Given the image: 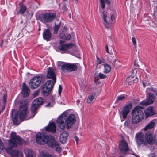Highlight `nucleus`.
<instances>
[{"instance_id":"f257e3e1","label":"nucleus","mask_w":157,"mask_h":157,"mask_svg":"<svg viewBox=\"0 0 157 157\" xmlns=\"http://www.w3.org/2000/svg\"><path fill=\"white\" fill-rule=\"evenodd\" d=\"M25 141L19 136L16 135L14 132H12L10 135L9 139L8 140V145L9 147L6 149V150L9 154H10L12 157H23L22 153L17 150L12 151V149L16 147L18 145H21L25 144Z\"/></svg>"},{"instance_id":"f03ea898","label":"nucleus","mask_w":157,"mask_h":157,"mask_svg":"<svg viewBox=\"0 0 157 157\" xmlns=\"http://www.w3.org/2000/svg\"><path fill=\"white\" fill-rule=\"evenodd\" d=\"M76 121L75 116L74 114H70L67 117L66 113H64L57 119L56 122L59 128L64 130L66 127L67 130L71 128L72 125Z\"/></svg>"},{"instance_id":"7ed1b4c3","label":"nucleus","mask_w":157,"mask_h":157,"mask_svg":"<svg viewBox=\"0 0 157 157\" xmlns=\"http://www.w3.org/2000/svg\"><path fill=\"white\" fill-rule=\"evenodd\" d=\"M19 103L18 113L20 120L22 121L26 118L28 113V101L26 99H23Z\"/></svg>"},{"instance_id":"20e7f679","label":"nucleus","mask_w":157,"mask_h":157,"mask_svg":"<svg viewBox=\"0 0 157 157\" xmlns=\"http://www.w3.org/2000/svg\"><path fill=\"white\" fill-rule=\"evenodd\" d=\"M142 107L138 106L135 107L132 112V121L133 124H136L141 121L144 118V115L140 109Z\"/></svg>"},{"instance_id":"39448f33","label":"nucleus","mask_w":157,"mask_h":157,"mask_svg":"<svg viewBox=\"0 0 157 157\" xmlns=\"http://www.w3.org/2000/svg\"><path fill=\"white\" fill-rule=\"evenodd\" d=\"M36 142L39 144L44 145L47 144L48 146V143H52L54 141V137L39 133L36 134Z\"/></svg>"},{"instance_id":"423d86ee","label":"nucleus","mask_w":157,"mask_h":157,"mask_svg":"<svg viewBox=\"0 0 157 157\" xmlns=\"http://www.w3.org/2000/svg\"><path fill=\"white\" fill-rule=\"evenodd\" d=\"M103 22L105 28L109 29L110 28L112 25L113 23V20L116 17L115 14H112L111 16V18L108 17L107 12L106 11L104 10L102 12Z\"/></svg>"},{"instance_id":"0eeeda50","label":"nucleus","mask_w":157,"mask_h":157,"mask_svg":"<svg viewBox=\"0 0 157 157\" xmlns=\"http://www.w3.org/2000/svg\"><path fill=\"white\" fill-rule=\"evenodd\" d=\"M56 17L55 13L50 12L41 14L39 18L40 21L44 23H50L55 19Z\"/></svg>"},{"instance_id":"6e6552de","label":"nucleus","mask_w":157,"mask_h":157,"mask_svg":"<svg viewBox=\"0 0 157 157\" xmlns=\"http://www.w3.org/2000/svg\"><path fill=\"white\" fill-rule=\"evenodd\" d=\"M43 81V77L40 76H37L33 77L30 81L29 84L31 89H36L39 87Z\"/></svg>"},{"instance_id":"1a4fd4ad","label":"nucleus","mask_w":157,"mask_h":157,"mask_svg":"<svg viewBox=\"0 0 157 157\" xmlns=\"http://www.w3.org/2000/svg\"><path fill=\"white\" fill-rule=\"evenodd\" d=\"M59 49L63 52L64 53L70 52V50L73 49L75 47L73 43L65 44L64 41L62 40L59 41V45L58 46Z\"/></svg>"},{"instance_id":"9d476101","label":"nucleus","mask_w":157,"mask_h":157,"mask_svg":"<svg viewBox=\"0 0 157 157\" xmlns=\"http://www.w3.org/2000/svg\"><path fill=\"white\" fill-rule=\"evenodd\" d=\"M59 49L63 52L64 53L70 52V50L73 49L75 47L73 43L65 44L64 41L62 40L59 41V45L58 46Z\"/></svg>"},{"instance_id":"9b49d317","label":"nucleus","mask_w":157,"mask_h":157,"mask_svg":"<svg viewBox=\"0 0 157 157\" xmlns=\"http://www.w3.org/2000/svg\"><path fill=\"white\" fill-rule=\"evenodd\" d=\"M43 99H35L33 102L31 107V112L32 116L30 118L33 117L36 114V111L38 109L40 106L42 105Z\"/></svg>"},{"instance_id":"f8f14e48","label":"nucleus","mask_w":157,"mask_h":157,"mask_svg":"<svg viewBox=\"0 0 157 157\" xmlns=\"http://www.w3.org/2000/svg\"><path fill=\"white\" fill-rule=\"evenodd\" d=\"M135 139L138 146L143 147L147 146V143L146 141L144 134L142 132L136 134Z\"/></svg>"},{"instance_id":"ddd939ff","label":"nucleus","mask_w":157,"mask_h":157,"mask_svg":"<svg viewBox=\"0 0 157 157\" xmlns=\"http://www.w3.org/2000/svg\"><path fill=\"white\" fill-rule=\"evenodd\" d=\"M146 93L147 98H155L157 95V87L151 86L147 89Z\"/></svg>"},{"instance_id":"4468645a","label":"nucleus","mask_w":157,"mask_h":157,"mask_svg":"<svg viewBox=\"0 0 157 157\" xmlns=\"http://www.w3.org/2000/svg\"><path fill=\"white\" fill-rule=\"evenodd\" d=\"M132 107V104L131 103H129L125 106L123 109L120 112V117L122 116L124 119H125L128 114L130 112V110Z\"/></svg>"},{"instance_id":"2eb2a0df","label":"nucleus","mask_w":157,"mask_h":157,"mask_svg":"<svg viewBox=\"0 0 157 157\" xmlns=\"http://www.w3.org/2000/svg\"><path fill=\"white\" fill-rule=\"evenodd\" d=\"M46 78L54 80V82H55L56 81V71L53 67H49L47 68Z\"/></svg>"},{"instance_id":"dca6fc26","label":"nucleus","mask_w":157,"mask_h":157,"mask_svg":"<svg viewBox=\"0 0 157 157\" xmlns=\"http://www.w3.org/2000/svg\"><path fill=\"white\" fill-rule=\"evenodd\" d=\"M144 113L146 118H147L155 115L156 112L153 107L149 106L145 109Z\"/></svg>"},{"instance_id":"f3484780","label":"nucleus","mask_w":157,"mask_h":157,"mask_svg":"<svg viewBox=\"0 0 157 157\" xmlns=\"http://www.w3.org/2000/svg\"><path fill=\"white\" fill-rule=\"evenodd\" d=\"M119 148L121 152L125 153L128 152L129 147L127 142L124 140H121L119 142Z\"/></svg>"},{"instance_id":"a211bd4d","label":"nucleus","mask_w":157,"mask_h":157,"mask_svg":"<svg viewBox=\"0 0 157 157\" xmlns=\"http://www.w3.org/2000/svg\"><path fill=\"white\" fill-rule=\"evenodd\" d=\"M21 94L23 98L27 97L30 94V90L25 83L23 84Z\"/></svg>"},{"instance_id":"6ab92c4d","label":"nucleus","mask_w":157,"mask_h":157,"mask_svg":"<svg viewBox=\"0 0 157 157\" xmlns=\"http://www.w3.org/2000/svg\"><path fill=\"white\" fill-rule=\"evenodd\" d=\"M43 38L47 41H50L51 38V33L50 29H47L44 30L43 33Z\"/></svg>"},{"instance_id":"aec40b11","label":"nucleus","mask_w":157,"mask_h":157,"mask_svg":"<svg viewBox=\"0 0 157 157\" xmlns=\"http://www.w3.org/2000/svg\"><path fill=\"white\" fill-rule=\"evenodd\" d=\"M51 143H48V146L51 148H53L56 147V151L59 153L61 151V148L60 147L59 144L56 142L55 139L54 137V141Z\"/></svg>"},{"instance_id":"412c9836","label":"nucleus","mask_w":157,"mask_h":157,"mask_svg":"<svg viewBox=\"0 0 157 157\" xmlns=\"http://www.w3.org/2000/svg\"><path fill=\"white\" fill-rule=\"evenodd\" d=\"M46 131L54 133L56 131V125L54 123H51L49 124L45 127Z\"/></svg>"},{"instance_id":"4be33fe9","label":"nucleus","mask_w":157,"mask_h":157,"mask_svg":"<svg viewBox=\"0 0 157 157\" xmlns=\"http://www.w3.org/2000/svg\"><path fill=\"white\" fill-rule=\"evenodd\" d=\"M145 139L147 143V144H152L153 143L154 140L152 134L150 132H147L145 136Z\"/></svg>"},{"instance_id":"5701e85b","label":"nucleus","mask_w":157,"mask_h":157,"mask_svg":"<svg viewBox=\"0 0 157 157\" xmlns=\"http://www.w3.org/2000/svg\"><path fill=\"white\" fill-rule=\"evenodd\" d=\"M56 82H54V80H49L46 82L43 86L52 90L54 84Z\"/></svg>"},{"instance_id":"b1692460","label":"nucleus","mask_w":157,"mask_h":157,"mask_svg":"<svg viewBox=\"0 0 157 157\" xmlns=\"http://www.w3.org/2000/svg\"><path fill=\"white\" fill-rule=\"evenodd\" d=\"M68 135V131H65L63 132L60 136L59 139L60 142L63 144L64 143L66 142Z\"/></svg>"},{"instance_id":"393cba45","label":"nucleus","mask_w":157,"mask_h":157,"mask_svg":"<svg viewBox=\"0 0 157 157\" xmlns=\"http://www.w3.org/2000/svg\"><path fill=\"white\" fill-rule=\"evenodd\" d=\"M155 125V120H153L150 122L144 128L145 131H147L148 129H151L153 128Z\"/></svg>"},{"instance_id":"a878e982","label":"nucleus","mask_w":157,"mask_h":157,"mask_svg":"<svg viewBox=\"0 0 157 157\" xmlns=\"http://www.w3.org/2000/svg\"><path fill=\"white\" fill-rule=\"evenodd\" d=\"M51 90L43 86L41 89V93L43 96L44 97L47 96L51 93Z\"/></svg>"},{"instance_id":"bb28decb","label":"nucleus","mask_w":157,"mask_h":157,"mask_svg":"<svg viewBox=\"0 0 157 157\" xmlns=\"http://www.w3.org/2000/svg\"><path fill=\"white\" fill-rule=\"evenodd\" d=\"M25 153L27 157H34L35 155V154L33 150L27 149L25 150Z\"/></svg>"},{"instance_id":"cd10ccee","label":"nucleus","mask_w":157,"mask_h":157,"mask_svg":"<svg viewBox=\"0 0 157 157\" xmlns=\"http://www.w3.org/2000/svg\"><path fill=\"white\" fill-rule=\"evenodd\" d=\"M100 6L102 9H104L105 7V3L108 5L110 4L111 0H99Z\"/></svg>"},{"instance_id":"c85d7f7f","label":"nucleus","mask_w":157,"mask_h":157,"mask_svg":"<svg viewBox=\"0 0 157 157\" xmlns=\"http://www.w3.org/2000/svg\"><path fill=\"white\" fill-rule=\"evenodd\" d=\"M69 63H65L61 65V69L64 72H69Z\"/></svg>"},{"instance_id":"c756f323","label":"nucleus","mask_w":157,"mask_h":157,"mask_svg":"<svg viewBox=\"0 0 157 157\" xmlns=\"http://www.w3.org/2000/svg\"><path fill=\"white\" fill-rule=\"evenodd\" d=\"M155 99H147L146 100H144L141 102V104L144 105H150L153 103Z\"/></svg>"},{"instance_id":"7c9ffc66","label":"nucleus","mask_w":157,"mask_h":157,"mask_svg":"<svg viewBox=\"0 0 157 157\" xmlns=\"http://www.w3.org/2000/svg\"><path fill=\"white\" fill-rule=\"evenodd\" d=\"M61 25V22H59V23L56 24V23H55V26L53 27V33L54 34H56L58 30L59 29Z\"/></svg>"},{"instance_id":"2f4dec72","label":"nucleus","mask_w":157,"mask_h":157,"mask_svg":"<svg viewBox=\"0 0 157 157\" xmlns=\"http://www.w3.org/2000/svg\"><path fill=\"white\" fill-rule=\"evenodd\" d=\"M69 72L76 71L78 68V66L75 63H69Z\"/></svg>"},{"instance_id":"473e14b6","label":"nucleus","mask_w":157,"mask_h":157,"mask_svg":"<svg viewBox=\"0 0 157 157\" xmlns=\"http://www.w3.org/2000/svg\"><path fill=\"white\" fill-rule=\"evenodd\" d=\"M104 69L103 72L105 73H108L111 70L110 66L108 64H105L104 65Z\"/></svg>"},{"instance_id":"72a5a7b5","label":"nucleus","mask_w":157,"mask_h":157,"mask_svg":"<svg viewBox=\"0 0 157 157\" xmlns=\"http://www.w3.org/2000/svg\"><path fill=\"white\" fill-rule=\"evenodd\" d=\"M60 38L63 39L64 40H69L71 38V35L69 34H61L60 35Z\"/></svg>"},{"instance_id":"f704fd0d","label":"nucleus","mask_w":157,"mask_h":157,"mask_svg":"<svg viewBox=\"0 0 157 157\" xmlns=\"http://www.w3.org/2000/svg\"><path fill=\"white\" fill-rule=\"evenodd\" d=\"M142 83L144 87L151 85V83L148 79H144Z\"/></svg>"},{"instance_id":"c9c22d12","label":"nucleus","mask_w":157,"mask_h":157,"mask_svg":"<svg viewBox=\"0 0 157 157\" xmlns=\"http://www.w3.org/2000/svg\"><path fill=\"white\" fill-rule=\"evenodd\" d=\"M27 10L26 7L24 5H22L20 7V9L18 13L22 14L25 13Z\"/></svg>"},{"instance_id":"e433bc0d","label":"nucleus","mask_w":157,"mask_h":157,"mask_svg":"<svg viewBox=\"0 0 157 157\" xmlns=\"http://www.w3.org/2000/svg\"><path fill=\"white\" fill-rule=\"evenodd\" d=\"M13 122L15 125H18V114H15L14 117L13 118Z\"/></svg>"},{"instance_id":"4c0bfd02","label":"nucleus","mask_w":157,"mask_h":157,"mask_svg":"<svg viewBox=\"0 0 157 157\" xmlns=\"http://www.w3.org/2000/svg\"><path fill=\"white\" fill-rule=\"evenodd\" d=\"M97 61L98 64H99L103 63L104 62V60L103 59H100L98 57H97Z\"/></svg>"},{"instance_id":"58836bf2","label":"nucleus","mask_w":157,"mask_h":157,"mask_svg":"<svg viewBox=\"0 0 157 157\" xmlns=\"http://www.w3.org/2000/svg\"><path fill=\"white\" fill-rule=\"evenodd\" d=\"M98 76L100 79H101L106 78V75L103 73L100 72L97 76Z\"/></svg>"},{"instance_id":"ea45409f","label":"nucleus","mask_w":157,"mask_h":157,"mask_svg":"<svg viewBox=\"0 0 157 157\" xmlns=\"http://www.w3.org/2000/svg\"><path fill=\"white\" fill-rule=\"evenodd\" d=\"M40 92V90H36L32 94L33 97V98H35L37 97L39 95Z\"/></svg>"},{"instance_id":"a19ab883","label":"nucleus","mask_w":157,"mask_h":157,"mask_svg":"<svg viewBox=\"0 0 157 157\" xmlns=\"http://www.w3.org/2000/svg\"><path fill=\"white\" fill-rule=\"evenodd\" d=\"M4 147L3 143L2 141L1 138H0V153L3 150Z\"/></svg>"},{"instance_id":"79ce46f5","label":"nucleus","mask_w":157,"mask_h":157,"mask_svg":"<svg viewBox=\"0 0 157 157\" xmlns=\"http://www.w3.org/2000/svg\"><path fill=\"white\" fill-rule=\"evenodd\" d=\"M127 97V95L125 94H122L117 96V98H125Z\"/></svg>"},{"instance_id":"37998d69","label":"nucleus","mask_w":157,"mask_h":157,"mask_svg":"<svg viewBox=\"0 0 157 157\" xmlns=\"http://www.w3.org/2000/svg\"><path fill=\"white\" fill-rule=\"evenodd\" d=\"M132 41L134 46H136V39L135 37H132Z\"/></svg>"},{"instance_id":"c03bdc74","label":"nucleus","mask_w":157,"mask_h":157,"mask_svg":"<svg viewBox=\"0 0 157 157\" xmlns=\"http://www.w3.org/2000/svg\"><path fill=\"white\" fill-rule=\"evenodd\" d=\"M54 104V102H49L48 103V104L46 105V107H52L53 106Z\"/></svg>"},{"instance_id":"a18cd8bd","label":"nucleus","mask_w":157,"mask_h":157,"mask_svg":"<svg viewBox=\"0 0 157 157\" xmlns=\"http://www.w3.org/2000/svg\"><path fill=\"white\" fill-rule=\"evenodd\" d=\"M62 91V87L61 86H59L58 89V95H60Z\"/></svg>"},{"instance_id":"49530a36","label":"nucleus","mask_w":157,"mask_h":157,"mask_svg":"<svg viewBox=\"0 0 157 157\" xmlns=\"http://www.w3.org/2000/svg\"><path fill=\"white\" fill-rule=\"evenodd\" d=\"M130 123V121L129 120H127L124 123V126L128 127Z\"/></svg>"},{"instance_id":"de8ad7c7","label":"nucleus","mask_w":157,"mask_h":157,"mask_svg":"<svg viewBox=\"0 0 157 157\" xmlns=\"http://www.w3.org/2000/svg\"><path fill=\"white\" fill-rule=\"evenodd\" d=\"M86 99L87 103L90 104L92 102L93 99Z\"/></svg>"},{"instance_id":"09e8293b","label":"nucleus","mask_w":157,"mask_h":157,"mask_svg":"<svg viewBox=\"0 0 157 157\" xmlns=\"http://www.w3.org/2000/svg\"><path fill=\"white\" fill-rule=\"evenodd\" d=\"M133 82L134 83H136L138 81V78H137V77H136L133 80Z\"/></svg>"},{"instance_id":"8fccbe9b","label":"nucleus","mask_w":157,"mask_h":157,"mask_svg":"<svg viewBox=\"0 0 157 157\" xmlns=\"http://www.w3.org/2000/svg\"><path fill=\"white\" fill-rule=\"evenodd\" d=\"M154 143L157 144V135H155V140H154L153 143Z\"/></svg>"},{"instance_id":"3c124183","label":"nucleus","mask_w":157,"mask_h":157,"mask_svg":"<svg viewBox=\"0 0 157 157\" xmlns=\"http://www.w3.org/2000/svg\"><path fill=\"white\" fill-rule=\"evenodd\" d=\"M149 157H155V154L152 153L149 154L148 155Z\"/></svg>"},{"instance_id":"603ef678","label":"nucleus","mask_w":157,"mask_h":157,"mask_svg":"<svg viewBox=\"0 0 157 157\" xmlns=\"http://www.w3.org/2000/svg\"><path fill=\"white\" fill-rule=\"evenodd\" d=\"M74 56H75V57L78 58H80V55L79 54V53L78 52V53L77 54H73Z\"/></svg>"},{"instance_id":"864d4df0","label":"nucleus","mask_w":157,"mask_h":157,"mask_svg":"<svg viewBox=\"0 0 157 157\" xmlns=\"http://www.w3.org/2000/svg\"><path fill=\"white\" fill-rule=\"evenodd\" d=\"M105 49L106 50V52L109 54H110V53L109 52L108 49V46L107 45H106L105 47Z\"/></svg>"},{"instance_id":"5fc2aeb1","label":"nucleus","mask_w":157,"mask_h":157,"mask_svg":"<svg viewBox=\"0 0 157 157\" xmlns=\"http://www.w3.org/2000/svg\"><path fill=\"white\" fill-rule=\"evenodd\" d=\"M75 140L76 141L77 144H78V141L79 140V138L77 136H75Z\"/></svg>"},{"instance_id":"6e6d98bb","label":"nucleus","mask_w":157,"mask_h":157,"mask_svg":"<svg viewBox=\"0 0 157 157\" xmlns=\"http://www.w3.org/2000/svg\"><path fill=\"white\" fill-rule=\"evenodd\" d=\"M45 157H52L51 155L45 154H43Z\"/></svg>"},{"instance_id":"4d7b16f0","label":"nucleus","mask_w":157,"mask_h":157,"mask_svg":"<svg viewBox=\"0 0 157 157\" xmlns=\"http://www.w3.org/2000/svg\"><path fill=\"white\" fill-rule=\"evenodd\" d=\"M122 99H117V101L115 102V103L117 104H118L119 102V101L121 100Z\"/></svg>"},{"instance_id":"13d9d810","label":"nucleus","mask_w":157,"mask_h":157,"mask_svg":"<svg viewBox=\"0 0 157 157\" xmlns=\"http://www.w3.org/2000/svg\"><path fill=\"white\" fill-rule=\"evenodd\" d=\"M63 62L61 61H58L57 62V64L58 66H60L61 65V64L63 63Z\"/></svg>"},{"instance_id":"bf43d9fd","label":"nucleus","mask_w":157,"mask_h":157,"mask_svg":"<svg viewBox=\"0 0 157 157\" xmlns=\"http://www.w3.org/2000/svg\"><path fill=\"white\" fill-rule=\"evenodd\" d=\"M95 98V97H94V96L93 95H91L90 96V97H88V98Z\"/></svg>"},{"instance_id":"052dcab7","label":"nucleus","mask_w":157,"mask_h":157,"mask_svg":"<svg viewBox=\"0 0 157 157\" xmlns=\"http://www.w3.org/2000/svg\"><path fill=\"white\" fill-rule=\"evenodd\" d=\"M94 81L95 82L96 81V78H97V76L95 74L94 75Z\"/></svg>"},{"instance_id":"680f3d73","label":"nucleus","mask_w":157,"mask_h":157,"mask_svg":"<svg viewBox=\"0 0 157 157\" xmlns=\"http://www.w3.org/2000/svg\"><path fill=\"white\" fill-rule=\"evenodd\" d=\"M133 75H132H132H131L129 77H128V78H133Z\"/></svg>"},{"instance_id":"e2e57ef3","label":"nucleus","mask_w":157,"mask_h":157,"mask_svg":"<svg viewBox=\"0 0 157 157\" xmlns=\"http://www.w3.org/2000/svg\"><path fill=\"white\" fill-rule=\"evenodd\" d=\"M6 99H3V101L4 103H5L6 102Z\"/></svg>"},{"instance_id":"0e129e2a","label":"nucleus","mask_w":157,"mask_h":157,"mask_svg":"<svg viewBox=\"0 0 157 157\" xmlns=\"http://www.w3.org/2000/svg\"><path fill=\"white\" fill-rule=\"evenodd\" d=\"M6 98V95L5 94H4L3 98Z\"/></svg>"},{"instance_id":"69168bd1","label":"nucleus","mask_w":157,"mask_h":157,"mask_svg":"<svg viewBox=\"0 0 157 157\" xmlns=\"http://www.w3.org/2000/svg\"><path fill=\"white\" fill-rule=\"evenodd\" d=\"M56 95H53L52 97V98H56Z\"/></svg>"},{"instance_id":"338daca9","label":"nucleus","mask_w":157,"mask_h":157,"mask_svg":"<svg viewBox=\"0 0 157 157\" xmlns=\"http://www.w3.org/2000/svg\"><path fill=\"white\" fill-rule=\"evenodd\" d=\"M39 157H45L44 155H43V154L41 155L40 156H39Z\"/></svg>"},{"instance_id":"774afa93","label":"nucleus","mask_w":157,"mask_h":157,"mask_svg":"<svg viewBox=\"0 0 157 157\" xmlns=\"http://www.w3.org/2000/svg\"><path fill=\"white\" fill-rule=\"evenodd\" d=\"M75 2L76 4H77L78 3V2L77 0H76Z\"/></svg>"}]
</instances>
